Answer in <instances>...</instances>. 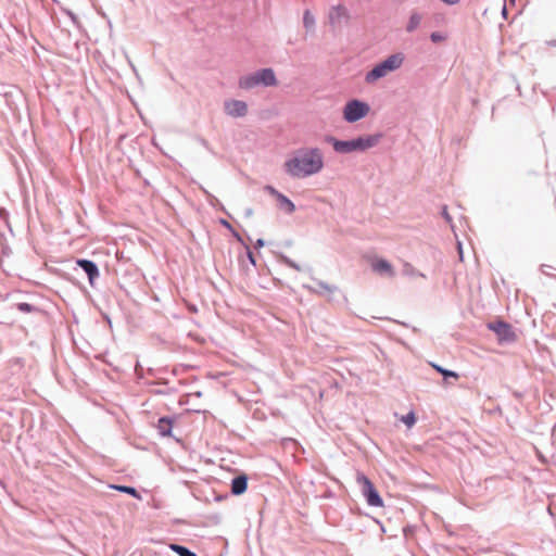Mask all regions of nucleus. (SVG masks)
Listing matches in <instances>:
<instances>
[{"label":"nucleus","mask_w":556,"mask_h":556,"mask_svg":"<svg viewBox=\"0 0 556 556\" xmlns=\"http://www.w3.org/2000/svg\"><path fill=\"white\" fill-rule=\"evenodd\" d=\"M324 168V154L319 148L300 149L285 163L286 172L296 178L318 174Z\"/></svg>","instance_id":"obj_1"},{"label":"nucleus","mask_w":556,"mask_h":556,"mask_svg":"<svg viewBox=\"0 0 556 556\" xmlns=\"http://www.w3.org/2000/svg\"><path fill=\"white\" fill-rule=\"evenodd\" d=\"M404 60L405 56L401 52L391 54L386 60L375 65V67L366 74V83L374 84L378 79L383 78L390 73L399 70L403 65Z\"/></svg>","instance_id":"obj_2"},{"label":"nucleus","mask_w":556,"mask_h":556,"mask_svg":"<svg viewBox=\"0 0 556 556\" xmlns=\"http://www.w3.org/2000/svg\"><path fill=\"white\" fill-rule=\"evenodd\" d=\"M332 147L338 153H351L354 151H365L369 148L375 147L379 141V136L359 137L353 140H337L331 138Z\"/></svg>","instance_id":"obj_3"},{"label":"nucleus","mask_w":556,"mask_h":556,"mask_svg":"<svg viewBox=\"0 0 556 556\" xmlns=\"http://www.w3.org/2000/svg\"><path fill=\"white\" fill-rule=\"evenodd\" d=\"M356 481L362 486V493L366 497L367 504L374 507H382L383 501L372 482L362 472L356 475Z\"/></svg>","instance_id":"obj_4"},{"label":"nucleus","mask_w":556,"mask_h":556,"mask_svg":"<svg viewBox=\"0 0 556 556\" xmlns=\"http://www.w3.org/2000/svg\"><path fill=\"white\" fill-rule=\"evenodd\" d=\"M369 105L359 100L349 101L343 109V118L348 123H354L364 118L369 113Z\"/></svg>","instance_id":"obj_5"},{"label":"nucleus","mask_w":556,"mask_h":556,"mask_svg":"<svg viewBox=\"0 0 556 556\" xmlns=\"http://www.w3.org/2000/svg\"><path fill=\"white\" fill-rule=\"evenodd\" d=\"M364 258L369 264L374 273L388 278H393L395 276L394 267L389 261L376 255H365Z\"/></svg>","instance_id":"obj_6"},{"label":"nucleus","mask_w":556,"mask_h":556,"mask_svg":"<svg viewBox=\"0 0 556 556\" xmlns=\"http://www.w3.org/2000/svg\"><path fill=\"white\" fill-rule=\"evenodd\" d=\"M489 329L497 334L500 341L511 342L516 340V334L507 323L496 321L489 324Z\"/></svg>","instance_id":"obj_7"},{"label":"nucleus","mask_w":556,"mask_h":556,"mask_svg":"<svg viewBox=\"0 0 556 556\" xmlns=\"http://www.w3.org/2000/svg\"><path fill=\"white\" fill-rule=\"evenodd\" d=\"M225 112L232 117H242L248 113V105L240 100H228L224 104Z\"/></svg>","instance_id":"obj_8"},{"label":"nucleus","mask_w":556,"mask_h":556,"mask_svg":"<svg viewBox=\"0 0 556 556\" xmlns=\"http://www.w3.org/2000/svg\"><path fill=\"white\" fill-rule=\"evenodd\" d=\"M266 190L277 200L280 208L285 210L289 214L294 212L295 206L293 202L290 199H288L285 194L280 193L270 186H267Z\"/></svg>","instance_id":"obj_9"},{"label":"nucleus","mask_w":556,"mask_h":556,"mask_svg":"<svg viewBox=\"0 0 556 556\" xmlns=\"http://www.w3.org/2000/svg\"><path fill=\"white\" fill-rule=\"evenodd\" d=\"M260 85L264 86H276L277 78L275 72L271 68H263L256 72Z\"/></svg>","instance_id":"obj_10"},{"label":"nucleus","mask_w":556,"mask_h":556,"mask_svg":"<svg viewBox=\"0 0 556 556\" xmlns=\"http://www.w3.org/2000/svg\"><path fill=\"white\" fill-rule=\"evenodd\" d=\"M77 265L81 267L86 274L88 275L89 281L92 285L93 280L99 276V270L97 265L88 260H78Z\"/></svg>","instance_id":"obj_11"},{"label":"nucleus","mask_w":556,"mask_h":556,"mask_svg":"<svg viewBox=\"0 0 556 556\" xmlns=\"http://www.w3.org/2000/svg\"><path fill=\"white\" fill-rule=\"evenodd\" d=\"M248 488V479L245 476H238L232 480L231 492L235 495L243 494Z\"/></svg>","instance_id":"obj_12"},{"label":"nucleus","mask_w":556,"mask_h":556,"mask_svg":"<svg viewBox=\"0 0 556 556\" xmlns=\"http://www.w3.org/2000/svg\"><path fill=\"white\" fill-rule=\"evenodd\" d=\"M238 84L241 89H251L260 85L257 73L241 77Z\"/></svg>","instance_id":"obj_13"},{"label":"nucleus","mask_w":556,"mask_h":556,"mask_svg":"<svg viewBox=\"0 0 556 556\" xmlns=\"http://www.w3.org/2000/svg\"><path fill=\"white\" fill-rule=\"evenodd\" d=\"M421 20H422V15L420 13L412 12V14L408 18L407 25H406V30L408 33L416 30L419 27Z\"/></svg>","instance_id":"obj_14"},{"label":"nucleus","mask_w":556,"mask_h":556,"mask_svg":"<svg viewBox=\"0 0 556 556\" xmlns=\"http://www.w3.org/2000/svg\"><path fill=\"white\" fill-rule=\"evenodd\" d=\"M173 422L169 418L162 417L159 419L157 429L162 435H169Z\"/></svg>","instance_id":"obj_15"},{"label":"nucleus","mask_w":556,"mask_h":556,"mask_svg":"<svg viewBox=\"0 0 556 556\" xmlns=\"http://www.w3.org/2000/svg\"><path fill=\"white\" fill-rule=\"evenodd\" d=\"M342 17H345V10L341 7L332 8L329 13V20L331 24L338 23Z\"/></svg>","instance_id":"obj_16"},{"label":"nucleus","mask_w":556,"mask_h":556,"mask_svg":"<svg viewBox=\"0 0 556 556\" xmlns=\"http://www.w3.org/2000/svg\"><path fill=\"white\" fill-rule=\"evenodd\" d=\"M317 292L321 294H332L337 288L327 282L319 281L316 283Z\"/></svg>","instance_id":"obj_17"},{"label":"nucleus","mask_w":556,"mask_h":556,"mask_svg":"<svg viewBox=\"0 0 556 556\" xmlns=\"http://www.w3.org/2000/svg\"><path fill=\"white\" fill-rule=\"evenodd\" d=\"M170 549L178 554L179 556H198L195 553L189 551L187 547L178 545V544H170Z\"/></svg>","instance_id":"obj_18"},{"label":"nucleus","mask_w":556,"mask_h":556,"mask_svg":"<svg viewBox=\"0 0 556 556\" xmlns=\"http://www.w3.org/2000/svg\"><path fill=\"white\" fill-rule=\"evenodd\" d=\"M112 488L121 491V492H124V493H127L138 500L141 498L140 494L138 493V491L132 488V486H126V485H113Z\"/></svg>","instance_id":"obj_19"},{"label":"nucleus","mask_w":556,"mask_h":556,"mask_svg":"<svg viewBox=\"0 0 556 556\" xmlns=\"http://www.w3.org/2000/svg\"><path fill=\"white\" fill-rule=\"evenodd\" d=\"M303 24H304L305 28L308 30L314 27L315 18H314V15L309 11L304 12Z\"/></svg>","instance_id":"obj_20"},{"label":"nucleus","mask_w":556,"mask_h":556,"mask_svg":"<svg viewBox=\"0 0 556 556\" xmlns=\"http://www.w3.org/2000/svg\"><path fill=\"white\" fill-rule=\"evenodd\" d=\"M401 420L407 426V428H412L416 422V416L414 412H409L407 415L402 416Z\"/></svg>","instance_id":"obj_21"},{"label":"nucleus","mask_w":556,"mask_h":556,"mask_svg":"<svg viewBox=\"0 0 556 556\" xmlns=\"http://www.w3.org/2000/svg\"><path fill=\"white\" fill-rule=\"evenodd\" d=\"M542 267L556 270V257L548 258L546 263L542 264Z\"/></svg>","instance_id":"obj_22"},{"label":"nucleus","mask_w":556,"mask_h":556,"mask_svg":"<svg viewBox=\"0 0 556 556\" xmlns=\"http://www.w3.org/2000/svg\"><path fill=\"white\" fill-rule=\"evenodd\" d=\"M431 40L433 42H441L445 40V36L441 35L440 33H432Z\"/></svg>","instance_id":"obj_23"},{"label":"nucleus","mask_w":556,"mask_h":556,"mask_svg":"<svg viewBox=\"0 0 556 556\" xmlns=\"http://www.w3.org/2000/svg\"><path fill=\"white\" fill-rule=\"evenodd\" d=\"M442 216L444 217V219L451 224L452 223V216L450 215L448 211H447V207L444 206L443 210H442Z\"/></svg>","instance_id":"obj_24"},{"label":"nucleus","mask_w":556,"mask_h":556,"mask_svg":"<svg viewBox=\"0 0 556 556\" xmlns=\"http://www.w3.org/2000/svg\"><path fill=\"white\" fill-rule=\"evenodd\" d=\"M442 375L446 378V377H453L455 379L458 378V374L455 372V371H451V370H447V369H444V371H442Z\"/></svg>","instance_id":"obj_25"},{"label":"nucleus","mask_w":556,"mask_h":556,"mask_svg":"<svg viewBox=\"0 0 556 556\" xmlns=\"http://www.w3.org/2000/svg\"><path fill=\"white\" fill-rule=\"evenodd\" d=\"M438 372L442 374V371H444V368L434 364V363H431L430 364Z\"/></svg>","instance_id":"obj_26"},{"label":"nucleus","mask_w":556,"mask_h":556,"mask_svg":"<svg viewBox=\"0 0 556 556\" xmlns=\"http://www.w3.org/2000/svg\"><path fill=\"white\" fill-rule=\"evenodd\" d=\"M459 260L463 261V250L460 243H458Z\"/></svg>","instance_id":"obj_27"},{"label":"nucleus","mask_w":556,"mask_h":556,"mask_svg":"<svg viewBox=\"0 0 556 556\" xmlns=\"http://www.w3.org/2000/svg\"><path fill=\"white\" fill-rule=\"evenodd\" d=\"M20 308H21V309L28 311V309H29V305H28V304H26V303H23V304H21V305H20Z\"/></svg>","instance_id":"obj_28"},{"label":"nucleus","mask_w":556,"mask_h":556,"mask_svg":"<svg viewBox=\"0 0 556 556\" xmlns=\"http://www.w3.org/2000/svg\"><path fill=\"white\" fill-rule=\"evenodd\" d=\"M249 257H250V260L254 263V260H253L252 253H249Z\"/></svg>","instance_id":"obj_29"},{"label":"nucleus","mask_w":556,"mask_h":556,"mask_svg":"<svg viewBox=\"0 0 556 556\" xmlns=\"http://www.w3.org/2000/svg\"><path fill=\"white\" fill-rule=\"evenodd\" d=\"M257 244H258V245H263V241H262V240H258V241H257Z\"/></svg>","instance_id":"obj_30"}]
</instances>
